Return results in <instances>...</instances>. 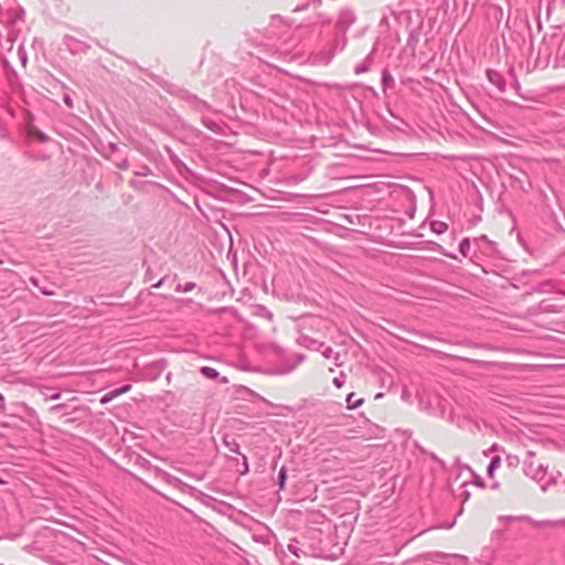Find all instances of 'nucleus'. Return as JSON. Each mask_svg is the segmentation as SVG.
<instances>
[{
  "instance_id": "f257e3e1",
  "label": "nucleus",
  "mask_w": 565,
  "mask_h": 565,
  "mask_svg": "<svg viewBox=\"0 0 565 565\" xmlns=\"http://www.w3.org/2000/svg\"><path fill=\"white\" fill-rule=\"evenodd\" d=\"M548 467L543 462L534 461V452L529 450L526 452V458L523 461V471L530 478L536 480L537 482H542L547 475Z\"/></svg>"
},
{
  "instance_id": "f03ea898",
  "label": "nucleus",
  "mask_w": 565,
  "mask_h": 565,
  "mask_svg": "<svg viewBox=\"0 0 565 565\" xmlns=\"http://www.w3.org/2000/svg\"><path fill=\"white\" fill-rule=\"evenodd\" d=\"M67 404H56L49 408V413L51 415L58 416L60 419L65 424H72L78 422L83 418L85 408L83 407H74L71 411H67Z\"/></svg>"
},
{
  "instance_id": "7ed1b4c3",
  "label": "nucleus",
  "mask_w": 565,
  "mask_h": 565,
  "mask_svg": "<svg viewBox=\"0 0 565 565\" xmlns=\"http://www.w3.org/2000/svg\"><path fill=\"white\" fill-rule=\"evenodd\" d=\"M347 43V35L335 30L334 36L329 44L330 49L320 52V63L329 64L337 52H341L345 49Z\"/></svg>"
},
{
  "instance_id": "20e7f679",
  "label": "nucleus",
  "mask_w": 565,
  "mask_h": 565,
  "mask_svg": "<svg viewBox=\"0 0 565 565\" xmlns=\"http://www.w3.org/2000/svg\"><path fill=\"white\" fill-rule=\"evenodd\" d=\"M356 21L355 13L350 8H343L340 11L339 18L335 22V30L345 34L348 29Z\"/></svg>"
},
{
  "instance_id": "39448f33",
  "label": "nucleus",
  "mask_w": 565,
  "mask_h": 565,
  "mask_svg": "<svg viewBox=\"0 0 565 565\" xmlns=\"http://www.w3.org/2000/svg\"><path fill=\"white\" fill-rule=\"evenodd\" d=\"M63 41L70 53L73 55L86 53L90 49L89 44L72 35H65Z\"/></svg>"
},
{
  "instance_id": "423d86ee",
  "label": "nucleus",
  "mask_w": 565,
  "mask_h": 565,
  "mask_svg": "<svg viewBox=\"0 0 565 565\" xmlns=\"http://www.w3.org/2000/svg\"><path fill=\"white\" fill-rule=\"evenodd\" d=\"M376 51V47L374 46L372 51L366 55V57L354 67V73L356 75H361L363 73H366L374 62V53Z\"/></svg>"
},
{
  "instance_id": "0eeeda50",
  "label": "nucleus",
  "mask_w": 565,
  "mask_h": 565,
  "mask_svg": "<svg viewBox=\"0 0 565 565\" xmlns=\"http://www.w3.org/2000/svg\"><path fill=\"white\" fill-rule=\"evenodd\" d=\"M487 76L489 81L498 87L500 92H504L505 89V79L502 77L501 74L494 72V71H488Z\"/></svg>"
},
{
  "instance_id": "6e6552de",
  "label": "nucleus",
  "mask_w": 565,
  "mask_h": 565,
  "mask_svg": "<svg viewBox=\"0 0 565 565\" xmlns=\"http://www.w3.org/2000/svg\"><path fill=\"white\" fill-rule=\"evenodd\" d=\"M297 341L300 345H303L311 350H316L317 340L307 334H300Z\"/></svg>"
},
{
  "instance_id": "1a4fd4ad",
  "label": "nucleus",
  "mask_w": 565,
  "mask_h": 565,
  "mask_svg": "<svg viewBox=\"0 0 565 565\" xmlns=\"http://www.w3.org/2000/svg\"><path fill=\"white\" fill-rule=\"evenodd\" d=\"M223 443L230 451L239 454V444L236 441L235 438L225 436Z\"/></svg>"
},
{
  "instance_id": "9d476101",
  "label": "nucleus",
  "mask_w": 565,
  "mask_h": 565,
  "mask_svg": "<svg viewBox=\"0 0 565 565\" xmlns=\"http://www.w3.org/2000/svg\"><path fill=\"white\" fill-rule=\"evenodd\" d=\"M419 33H420V31L418 29H414L408 33L407 42H406L408 47L415 49V46L417 45V43L419 41Z\"/></svg>"
},
{
  "instance_id": "9b49d317",
  "label": "nucleus",
  "mask_w": 565,
  "mask_h": 565,
  "mask_svg": "<svg viewBox=\"0 0 565 565\" xmlns=\"http://www.w3.org/2000/svg\"><path fill=\"white\" fill-rule=\"evenodd\" d=\"M200 373L204 377L210 379V380H216L220 376V373L214 367H211V366H202L200 369Z\"/></svg>"
},
{
  "instance_id": "f8f14e48",
  "label": "nucleus",
  "mask_w": 565,
  "mask_h": 565,
  "mask_svg": "<svg viewBox=\"0 0 565 565\" xmlns=\"http://www.w3.org/2000/svg\"><path fill=\"white\" fill-rule=\"evenodd\" d=\"M355 397V394L354 393H350L348 396H347V404H348V408L349 409H355L358 408L360 405L363 404L364 399L363 398H354Z\"/></svg>"
},
{
  "instance_id": "ddd939ff",
  "label": "nucleus",
  "mask_w": 565,
  "mask_h": 565,
  "mask_svg": "<svg viewBox=\"0 0 565 565\" xmlns=\"http://www.w3.org/2000/svg\"><path fill=\"white\" fill-rule=\"evenodd\" d=\"M394 85V78L387 70L382 72V86L384 89L390 88Z\"/></svg>"
},
{
  "instance_id": "4468645a",
  "label": "nucleus",
  "mask_w": 565,
  "mask_h": 565,
  "mask_svg": "<svg viewBox=\"0 0 565 565\" xmlns=\"http://www.w3.org/2000/svg\"><path fill=\"white\" fill-rule=\"evenodd\" d=\"M286 478H287V469H286V467H281L278 472V481H277V484L280 490L285 488Z\"/></svg>"
},
{
  "instance_id": "2eb2a0df",
  "label": "nucleus",
  "mask_w": 565,
  "mask_h": 565,
  "mask_svg": "<svg viewBox=\"0 0 565 565\" xmlns=\"http://www.w3.org/2000/svg\"><path fill=\"white\" fill-rule=\"evenodd\" d=\"M195 288V284L190 281L184 285L178 284L175 290L179 292H189Z\"/></svg>"
},
{
  "instance_id": "dca6fc26",
  "label": "nucleus",
  "mask_w": 565,
  "mask_h": 565,
  "mask_svg": "<svg viewBox=\"0 0 565 565\" xmlns=\"http://www.w3.org/2000/svg\"><path fill=\"white\" fill-rule=\"evenodd\" d=\"M447 230V224L443 222H435L431 224V231L436 234H443Z\"/></svg>"
},
{
  "instance_id": "f3484780",
  "label": "nucleus",
  "mask_w": 565,
  "mask_h": 565,
  "mask_svg": "<svg viewBox=\"0 0 565 565\" xmlns=\"http://www.w3.org/2000/svg\"><path fill=\"white\" fill-rule=\"evenodd\" d=\"M190 100L198 110H202L207 107L206 103L199 99L196 96H191Z\"/></svg>"
},
{
  "instance_id": "a211bd4d",
  "label": "nucleus",
  "mask_w": 565,
  "mask_h": 565,
  "mask_svg": "<svg viewBox=\"0 0 565 565\" xmlns=\"http://www.w3.org/2000/svg\"><path fill=\"white\" fill-rule=\"evenodd\" d=\"M459 248H460L461 254L463 256H467L468 255V250L470 248V241H469V238H463L460 242Z\"/></svg>"
},
{
  "instance_id": "6ab92c4d",
  "label": "nucleus",
  "mask_w": 565,
  "mask_h": 565,
  "mask_svg": "<svg viewBox=\"0 0 565 565\" xmlns=\"http://www.w3.org/2000/svg\"><path fill=\"white\" fill-rule=\"evenodd\" d=\"M536 311L539 312H554L556 311L553 306L545 303V301L540 302Z\"/></svg>"
},
{
  "instance_id": "aec40b11",
  "label": "nucleus",
  "mask_w": 565,
  "mask_h": 565,
  "mask_svg": "<svg viewBox=\"0 0 565 565\" xmlns=\"http://www.w3.org/2000/svg\"><path fill=\"white\" fill-rule=\"evenodd\" d=\"M131 390V385L130 384H126L119 388H115L113 390V396L117 397L121 394H125V393H128L129 391Z\"/></svg>"
},
{
  "instance_id": "412c9836",
  "label": "nucleus",
  "mask_w": 565,
  "mask_h": 565,
  "mask_svg": "<svg viewBox=\"0 0 565 565\" xmlns=\"http://www.w3.org/2000/svg\"><path fill=\"white\" fill-rule=\"evenodd\" d=\"M115 164L117 168H119L121 170L129 169V161H128L127 157H122L119 161H115Z\"/></svg>"
},
{
  "instance_id": "4be33fe9",
  "label": "nucleus",
  "mask_w": 565,
  "mask_h": 565,
  "mask_svg": "<svg viewBox=\"0 0 565 565\" xmlns=\"http://www.w3.org/2000/svg\"><path fill=\"white\" fill-rule=\"evenodd\" d=\"M332 382H333L334 386L340 388L344 385L345 375L341 372L339 376L333 377Z\"/></svg>"
},
{
  "instance_id": "5701e85b",
  "label": "nucleus",
  "mask_w": 565,
  "mask_h": 565,
  "mask_svg": "<svg viewBox=\"0 0 565 565\" xmlns=\"http://www.w3.org/2000/svg\"><path fill=\"white\" fill-rule=\"evenodd\" d=\"M559 476V472H557V476H551L550 479L544 484H542V490L546 491L550 486L555 484Z\"/></svg>"
},
{
  "instance_id": "b1692460",
  "label": "nucleus",
  "mask_w": 565,
  "mask_h": 565,
  "mask_svg": "<svg viewBox=\"0 0 565 565\" xmlns=\"http://www.w3.org/2000/svg\"><path fill=\"white\" fill-rule=\"evenodd\" d=\"M530 518L529 516H525V515H519V516H512V515H508V516H503V520L505 522H513V521H527Z\"/></svg>"
},
{
  "instance_id": "393cba45",
  "label": "nucleus",
  "mask_w": 565,
  "mask_h": 565,
  "mask_svg": "<svg viewBox=\"0 0 565 565\" xmlns=\"http://www.w3.org/2000/svg\"><path fill=\"white\" fill-rule=\"evenodd\" d=\"M151 174V169L147 166H143L139 171H135L136 177H147Z\"/></svg>"
},
{
  "instance_id": "a878e982",
  "label": "nucleus",
  "mask_w": 565,
  "mask_h": 565,
  "mask_svg": "<svg viewBox=\"0 0 565 565\" xmlns=\"http://www.w3.org/2000/svg\"><path fill=\"white\" fill-rule=\"evenodd\" d=\"M348 422H349V416L345 414H342L337 418L335 425H339V426L348 425Z\"/></svg>"
},
{
  "instance_id": "bb28decb",
  "label": "nucleus",
  "mask_w": 565,
  "mask_h": 565,
  "mask_svg": "<svg viewBox=\"0 0 565 565\" xmlns=\"http://www.w3.org/2000/svg\"><path fill=\"white\" fill-rule=\"evenodd\" d=\"M299 222H303V223H306V222H312V223H316V222H315V216L309 215V214H300V215H299Z\"/></svg>"
},
{
  "instance_id": "cd10ccee",
  "label": "nucleus",
  "mask_w": 565,
  "mask_h": 565,
  "mask_svg": "<svg viewBox=\"0 0 565 565\" xmlns=\"http://www.w3.org/2000/svg\"><path fill=\"white\" fill-rule=\"evenodd\" d=\"M491 468H494V470L501 465V458L499 456L492 457L490 463Z\"/></svg>"
},
{
  "instance_id": "c85d7f7f",
  "label": "nucleus",
  "mask_w": 565,
  "mask_h": 565,
  "mask_svg": "<svg viewBox=\"0 0 565 565\" xmlns=\"http://www.w3.org/2000/svg\"><path fill=\"white\" fill-rule=\"evenodd\" d=\"M115 396H113V391L108 392L107 394H105L102 398H100V403L102 404H106L108 402H110L111 399H114Z\"/></svg>"
},
{
  "instance_id": "c756f323",
  "label": "nucleus",
  "mask_w": 565,
  "mask_h": 565,
  "mask_svg": "<svg viewBox=\"0 0 565 565\" xmlns=\"http://www.w3.org/2000/svg\"><path fill=\"white\" fill-rule=\"evenodd\" d=\"M63 102H64V103H65L70 108H72V107H73V100H72V98H71V96H70V95L65 94V95L63 96Z\"/></svg>"
},
{
  "instance_id": "7c9ffc66",
  "label": "nucleus",
  "mask_w": 565,
  "mask_h": 565,
  "mask_svg": "<svg viewBox=\"0 0 565 565\" xmlns=\"http://www.w3.org/2000/svg\"><path fill=\"white\" fill-rule=\"evenodd\" d=\"M203 124L205 127H207L211 130H214L216 127V124H214L212 120L203 119Z\"/></svg>"
},
{
  "instance_id": "2f4dec72",
  "label": "nucleus",
  "mask_w": 565,
  "mask_h": 565,
  "mask_svg": "<svg viewBox=\"0 0 565 565\" xmlns=\"http://www.w3.org/2000/svg\"><path fill=\"white\" fill-rule=\"evenodd\" d=\"M108 149H109V151H110L111 153H116V152H118V151H119L118 146H117L116 143H114V142H110V143L108 145Z\"/></svg>"
},
{
  "instance_id": "473e14b6",
  "label": "nucleus",
  "mask_w": 565,
  "mask_h": 565,
  "mask_svg": "<svg viewBox=\"0 0 565 565\" xmlns=\"http://www.w3.org/2000/svg\"><path fill=\"white\" fill-rule=\"evenodd\" d=\"M507 460L509 461V463H510V465H515V463H518V462H519L518 457H516V456H511V455H509V456L507 457Z\"/></svg>"
},
{
  "instance_id": "72a5a7b5",
  "label": "nucleus",
  "mask_w": 565,
  "mask_h": 565,
  "mask_svg": "<svg viewBox=\"0 0 565 565\" xmlns=\"http://www.w3.org/2000/svg\"><path fill=\"white\" fill-rule=\"evenodd\" d=\"M499 448H500V446L498 444H493L490 447V449L487 452H484V454L488 455L489 452L497 451V450H499Z\"/></svg>"
},
{
  "instance_id": "f704fd0d",
  "label": "nucleus",
  "mask_w": 565,
  "mask_h": 565,
  "mask_svg": "<svg viewBox=\"0 0 565 565\" xmlns=\"http://www.w3.org/2000/svg\"><path fill=\"white\" fill-rule=\"evenodd\" d=\"M331 353H332V349H331V348H327V349L322 352L323 356H326V358H328V359L331 356Z\"/></svg>"
},
{
  "instance_id": "c9c22d12",
  "label": "nucleus",
  "mask_w": 565,
  "mask_h": 565,
  "mask_svg": "<svg viewBox=\"0 0 565 565\" xmlns=\"http://www.w3.org/2000/svg\"><path fill=\"white\" fill-rule=\"evenodd\" d=\"M493 473H494V468H491V466L489 465V466H488V469H487V475H488V477L492 478V477H493Z\"/></svg>"
},
{
  "instance_id": "e433bc0d",
  "label": "nucleus",
  "mask_w": 565,
  "mask_h": 565,
  "mask_svg": "<svg viewBox=\"0 0 565 565\" xmlns=\"http://www.w3.org/2000/svg\"><path fill=\"white\" fill-rule=\"evenodd\" d=\"M60 397H61V393H60V392H57V393H55V394L51 395V396H50V399L55 401V399H58Z\"/></svg>"
},
{
  "instance_id": "4c0bfd02",
  "label": "nucleus",
  "mask_w": 565,
  "mask_h": 565,
  "mask_svg": "<svg viewBox=\"0 0 565 565\" xmlns=\"http://www.w3.org/2000/svg\"><path fill=\"white\" fill-rule=\"evenodd\" d=\"M296 356H297V362H298V363H300L301 361H303V360H305V355H303V354H301V353L297 354Z\"/></svg>"
},
{
  "instance_id": "58836bf2",
  "label": "nucleus",
  "mask_w": 565,
  "mask_h": 565,
  "mask_svg": "<svg viewBox=\"0 0 565 565\" xmlns=\"http://www.w3.org/2000/svg\"><path fill=\"white\" fill-rule=\"evenodd\" d=\"M39 139L42 140V141H45L46 140V136L43 132H40L39 134Z\"/></svg>"
},
{
  "instance_id": "ea45409f",
  "label": "nucleus",
  "mask_w": 565,
  "mask_h": 565,
  "mask_svg": "<svg viewBox=\"0 0 565 565\" xmlns=\"http://www.w3.org/2000/svg\"><path fill=\"white\" fill-rule=\"evenodd\" d=\"M41 292L45 296H51L54 294L53 291H44V289H41Z\"/></svg>"
},
{
  "instance_id": "a19ab883",
  "label": "nucleus",
  "mask_w": 565,
  "mask_h": 565,
  "mask_svg": "<svg viewBox=\"0 0 565 565\" xmlns=\"http://www.w3.org/2000/svg\"><path fill=\"white\" fill-rule=\"evenodd\" d=\"M162 285V280L158 281L157 284L152 285L153 288H159Z\"/></svg>"
},
{
  "instance_id": "79ce46f5",
  "label": "nucleus",
  "mask_w": 565,
  "mask_h": 565,
  "mask_svg": "<svg viewBox=\"0 0 565 565\" xmlns=\"http://www.w3.org/2000/svg\"><path fill=\"white\" fill-rule=\"evenodd\" d=\"M479 487L483 488L484 487V482L482 480H479L476 482Z\"/></svg>"
},
{
  "instance_id": "37998d69",
  "label": "nucleus",
  "mask_w": 565,
  "mask_h": 565,
  "mask_svg": "<svg viewBox=\"0 0 565 565\" xmlns=\"http://www.w3.org/2000/svg\"><path fill=\"white\" fill-rule=\"evenodd\" d=\"M30 280H31V282H32L34 286H38V279H36V278H31Z\"/></svg>"
},
{
  "instance_id": "c03bdc74",
  "label": "nucleus",
  "mask_w": 565,
  "mask_h": 565,
  "mask_svg": "<svg viewBox=\"0 0 565 565\" xmlns=\"http://www.w3.org/2000/svg\"><path fill=\"white\" fill-rule=\"evenodd\" d=\"M492 489H498L499 488V483L498 482H493L492 486H491Z\"/></svg>"
},
{
  "instance_id": "a18cd8bd",
  "label": "nucleus",
  "mask_w": 565,
  "mask_h": 565,
  "mask_svg": "<svg viewBox=\"0 0 565 565\" xmlns=\"http://www.w3.org/2000/svg\"><path fill=\"white\" fill-rule=\"evenodd\" d=\"M22 63H23L24 65H25V63H26V55H25V54H23V56H22Z\"/></svg>"
},
{
  "instance_id": "49530a36",
  "label": "nucleus",
  "mask_w": 565,
  "mask_h": 565,
  "mask_svg": "<svg viewBox=\"0 0 565 565\" xmlns=\"http://www.w3.org/2000/svg\"><path fill=\"white\" fill-rule=\"evenodd\" d=\"M382 396H383V394H382V393H379V394H376L375 398H380V397H382Z\"/></svg>"
},
{
  "instance_id": "de8ad7c7",
  "label": "nucleus",
  "mask_w": 565,
  "mask_h": 565,
  "mask_svg": "<svg viewBox=\"0 0 565 565\" xmlns=\"http://www.w3.org/2000/svg\"><path fill=\"white\" fill-rule=\"evenodd\" d=\"M327 461H329L328 458H323L322 462L326 463Z\"/></svg>"
},
{
  "instance_id": "09e8293b",
  "label": "nucleus",
  "mask_w": 565,
  "mask_h": 565,
  "mask_svg": "<svg viewBox=\"0 0 565 565\" xmlns=\"http://www.w3.org/2000/svg\"><path fill=\"white\" fill-rule=\"evenodd\" d=\"M221 382H222V383H226V382H227V380L224 377V379H222V381H221Z\"/></svg>"
}]
</instances>
